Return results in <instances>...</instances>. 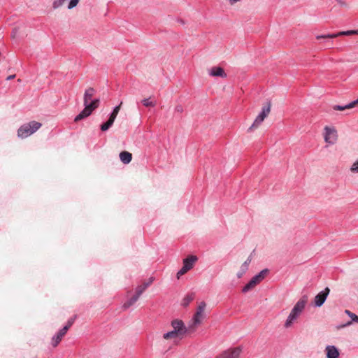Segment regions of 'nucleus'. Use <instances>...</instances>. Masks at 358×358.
Instances as JSON below:
<instances>
[{
	"mask_svg": "<svg viewBox=\"0 0 358 358\" xmlns=\"http://www.w3.org/2000/svg\"><path fill=\"white\" fill-rule=\"evenodd\" d=\"M94 93L95 90L92 87H89L85 90L83 98L84 104H86L92 100V98L94 96Z\"/></svg>",
	"mask_w": 358,
	"mask_h": 358,
	"instance_id": "dca6fc26",
	"label": "nucleus"
},
{
	"mask_svg": "<svg viewBox=\"0 0 358 358\" xmlns=\"http://www.w3.org/2000/svg\"><path fill=\"white\" fill-rule=\"evenodd\" d=\"M99 99H92L90 102H88L87 106L93 112L99 105Z\"/></svg>",
	"mask_w": 358,
	"mask_h": 358,
	"instance_id": "412c9836",
	"label": "nucleus"
},
{
	"mask_svg": "<svg viewBox=\"0 0 358 358\" xmlns=\"http://www.w3.org/2000/svg\"><path fill=\"white\" fill-rule=\"evenodd\" d=\"M76 317V315L73 316V317H71L68 320L66 324L64 327H68V329H69L73 325V324L74 323Z\"/></svg>",
	"mask_w": 358,
	"mask_h": 358,
	"instance_id": "7c9ffc66",
	"label": "nucleus"
},
{
	"mask_svg": "<svg viewBox=\"0 0 358 358\" xmlns=\"http://www.w3.org/2000/svg\"><path fill=\"white\" fill-rule=\"evenodd\" d=\"M143 105L145 107L155 106L156 102L150 100V98L144 99L141 101Z\"/></svg>",
	"mask_w": 358,
	"mask_h": 358,
	"instance_id": "393cba45",
	"label": "nucleus"
},
{
	"mask_svg": "<svg viewBox=\"0 0 358 358\" xmlns=\"http://www.w3.org/2000/svg\"><path fill=\"white\" fill-rule=\"evenodd\" d=\"M349 317L351 318V320H350L349 322H351V324H352L355 318L357 317V315L352 313V314H350Z\"/></svg>",
	"mask_w": 358,
	"mask_h": 358,
	"instance_id": "c9c22d12",
	"label": "nucleus"
},
{
	"mask_svg": "<svg viewBox=\"0 0 358 358\" xmlns=\"http://www.w3.org/2000/svg\"><path fill=\"white\" fill-rule=\"evenodd\" d=\"M84 106L85 108L78 115L75 117V122H79L80 120H82L92 114V111L87 106V104H84Z\"/></svg>",
	"mask_w": 358,
	"mask_h": 358,
	"instance_id": "ddd939ff",
	"label": "nucleus"
},
{
	"mask_svg": "<svg viewBox=\"0 0 358 358\" xmlns=\"http://www.w3.org/2000/svg\"><path fill=\"white\" fill-rule=\"evenodd\" d=\"M350 171L354 173H358V160L356 161L350 168Z\"/></svg>",
	"mask_w": 358,
	"mask_h": 358,
	"instance_id": "2f4dec72",
	"label": "nucleus"
},
{
	"mask_svg": "<svg viewBox=\"0 0 358 358\" xmlns=\"http://www.w3.org/2000/svg\"><path fill=\"white\" fill-rule=\"evenodd\" d=\"M271 103L267 101L266 103L262 107L261 112L255 118L253 124L249 127L248 131H251L254 128L259 127L264 119L268 115L271 110Z\"/></svg>",
	"mask_w": 358,
	"mask_h": 358,
	"instance_id": "39448f33",
	"label": "nucleus"
},
{
	"mask_svg": "<svg viewBox=\"0 0 358 358\" xmlns=\"http://www.w3.org/2000/svg\"><path fill=\"white\" fill-rule=\"evenodd\" d=\"M41 123L36 121H31L22 124L17 130V136L20 138H25L41 128Z\"/></svg>",
	"mask_w": 358,
	"mask_h": 358,
	"instance_id": "7ed1b4c3",
	"label": "nucleus"
},
{
	"mask_svg": "<svg viewBox=\"0 0 358 358\" xmlns=\"http://www.w3.org/2000/svg\"><path fill=\"white\" fill-rule=\"evenodd\" d=\"M206 306V304L204 301H201L199 303V305L197 308V310H196V312H198V315H201V314L203 313Z\"/></svg>",
	"mask_w": 358,
	"mask_h": 358,
	"instance_id": "a878e982",
	"label": "nucleus"
},
{
	"mask_svg": "<svg viewBox=\"0 0 358 358\" xmlns=\"http://www.w3.org/2000/svg\"><path fill=\"white\" fill-rule=\"evenodd\" d=\"M337 131L335 128L326 126L324 127V138L326 143L333 145L337 141Z\"/></svg>",
	"mask_w": 358,
	"mask_h": 358,
	"instance_id": "423d86ee",
	"label": "nucleus"
},
{
	"mask_svg": "<svg viewBox=\"0 0 358 358\" xmlns=\"http://www.w3.org/2000/svg\"><path fill=\"white\" fill-rule=\"evenodd\" d=\"M153 278H150L148 282H144L143 285L138 286L136 288V292L138 294L141 295L143 292L152 284Z\"/></svg>",
	"mask_w": 358,
	"mask_h": 358,
	"instance_id": "6ab92c4d",
	"label": "nucleus"
},
{
	"mask_svg": "<svg viewBox=\"0 0 358 358\" xmlns=\"http://www.w3.org/2000/svg\"><path fill=\"white\" fill-rule=\"evenodd\" d=\"M353 322H357L358 323V316L357 315V317L355 318Z\"/></svg>",
	"mask_w": 358,
	"mask_h": 358,
	"instance_id": "a19ab883",
	"label": "nucleus"
},
{
	"mask_svg": "<svg viewBox=\"0 0 358 358\" xmlns=\"http://www.w3.org/2000/svg\"><path fill=\"white\" fill-rule=\"evenodd\" d=\"M329 292H330V289L329 287H326L324 289L320 292L315 296L314 306L315 307H321L324 303Z\"/></svg>",
	"mask_w": 358,
	"mask_h": 358,
	"instance_id": "6e6552de",
	"label": "nucleus"
},
{
	"mask_svg": "<svg viewBox=\"0 0 358 358\" xmlns=\"http://www.w3.org/2000/svg\"><path fill=\"white\" fill-rule=\"evenodd\" d=\"M308 298L306 295H304L296 302V303L292 309L285 323V327L286 328L291 327L294 322L297 320V318L304 310Z\"/></svg>",
	"mask_w": 358,
	"mask_h": 358,
	"instance_id": "f257e3e1",
	"label": "nucleus"
},
{
	"mask_svg": "<svg viewBox=\"0 0 358 358\" xmlns=\"http://www.w3.org/2000/svg\"><path fill=\"white\" fill-rule=\"evenodd\" d=\"M171 326L173 330L166 332L164 334V339L182 338L187 333V329L186 328L184 322L181 320H173L171 321Z\"/></svg>",
	"mask_w": 358,
	"mask_h": 358,
	"instance_id": "f03ea898",
	"label": "nucleus"
},
{
	"mask_svg": "<svg viewBox=\"0 0 358 358\" xmlns=\"http://www.w3.org/2000/svg\"><path fill=\"white\" fill-rule=\"evenodd\" d=\"M198 258L195 255H189L183 259V266L189 271L194 266V263L197 261Z\"/></svg>",
	"mask_w": 358,
	"mask_h": 358,
	"instance_id": "4468645a",
	"label": "nucleus"
},
{
	"mask_svg": "<svg viewBox=\"0 0 358 358\" xmlns=\"http://www.w3.org/2000/svg\"><path fill=\"white\" fill-rule=\"evenodd\" d=\"M345 313L347 315L350 316V314H352V312H351L350 310H345Z\"/></svg>",
	"mask_w": 358,
	"mask_h": 358,
	"instance_id": "ea45409f",
	"label": "nucleus"
},
{
	"mask_svg": "<svg viewBox=\"0 0 358 358\" xmlns=\"http://www.w3.org/2000/svg\"><path fill=\"white\" fill-rule=\"evenodd\" d=\"M15 77V74H13V75H10V76H8V77H7L6 80H10L13 79Z\"/></svg>",
	"mask_w": 358,
	"mask_h": 358,
	"instance_id": "58836bf2",
	"label": "nucleus"
},
{
	"mask_svg": "<svg viewBox=\"0 0 358 358\" xmlns=\"http://www.w3.org/2000/svg\"><path fill=\"white\" fill-rule=\"evenodd\" d=\"M194 299V294L191 293L189 294H187L182 300V306L184 307L187 306L189 303L193 301Z\"/></svg>",
	"mask_w": 358,
	"mask_h": 358,
	"instance_id": "4be33fe9",
	"label": "nucleus"
},
{
	"mask_svg": "<svg viewBox=\"0 0 358 358\" xmlns=\"http://www.w3.org/2000/svg\"><path fill=\"white\" fill-rule=\"evenodd\" d=\"M357 99H358V98H357Z\"/></svg>",
	"mask_w": 358,
	"mask_h": 358,
	"instance_id": "37998d69",
	"label": "nucleus"
},
{
	"mask_svg": "<svg viewBox=\"0 0 358 358\" xmlns=\"http://www.w3.org/2000/svg\"><path fill=\"white\" fill-rule=\"evenodd\" d=\"M210 76L213 77H221L226 78L227 73L224 72V69L220 66H214L213 67L209 73Z\"/></svg>",
	"mask_w": 358,
	"mask_h": 358,
	"instance_id": "f8f14e48",
	"label": "nucleus"
},
{
	"mask_svg": "<svg viewBox=\"0 0 358 358\" xmlns=\"http://www.w3.org/2000/svg\"><path fill=\"white\" fill-rule=\"evenodd\" d=\"M183 112V108L181 105H178L175 108V113H182Z\"/></svg>",
	"mask_w": 358,
	"mask_h": 358,
	"instance_id": "473e14b6",
	"label": "nucleus"
},
{
	"mask_svg": "<svg viewBox=\"0 0 358 358\" xmlns=\"http://www.w3.org/2000/svg\"><path fill=\"white\" fill-rule=\"evenodd\" d=\"M79 2V0H71L70 2L68 4V8L72 9L75 8Z\"/></svg>",
	"mask_w": 358,
	"mask_h": 358,
	"instance_id": "c85d7f7f",
	"label": "nucleus"
},
{
	"mask_svg": "<svg viewBox=\"0 0 358 358\" xmlns=\"http://www.w3.org/2000/svg\"><path fill=\"white\" fill-rule=\"evenodd\" d=\"M122 103L121 102L118 106H116L115 107L113 108V111L110 114V116H109L110 117L113 118V120H115V118L120 110Z\"/></svg>",
	"mask_w": 358,
	"mask_h": 358,
	"instance_id": "b1692460",
	"label": "nucleus"
},
{
	"mask_svg": "<svg viewBox=\"0 0 358 358\" xmlns=\"http://www.w3.org/2000/svg\"><path fill=\"white\" fill-rule=\"evenodd\" d=\"M242 352L241 346L228 349L215 357V358H238Z\"/></svg>",
	"mask_w": 358,
	"mask_h": 358,
	"instance_id": "0eeeda50",
	"label": "nucleus"
},
{
	"mask_svg": "<svg viewBox=\"0 0 358 358\" xmlns=\"http://www.w3.org/2000/svg\"><path fill=\"white\" fill-rule=\"evenodd\" d=\"M333 108L336 110H344L345 109H349L348 104H346L345 106H341V105H334L333 106Z\"/></svg>",
	"mask_w": 358,
	"mask_h": 358,
	"instance_id": "cd10ccee",
	"label": "nucleus"
},
{
	"mask_svg": "<svg viewBox=\"0 0 358 358\" xmlns=\"http://www.w3.org/2000/svg\"><path fill=\"white\" fill-rule=\"evenodd\" d=\"M189 270L185 268L184 266L178 271L177 273V277L179 278L180 275H184Z\"/></svg>",
	"mask_w": 358,
	"mask_h": 358,
	"instance_id": "c756f323",
	"label": "nucleus"
},
{
	"mask_svg": "<svg viewBox=\"0 0 358 358\" xmlns=\"http://www.w3.org/2000/svg\"><path fill=\"white\" fill-rule=\"evenodd\" d=\"M18 31H19V29H18L17 27H15V28H14V29H13V31H12V33H13V37H15V35L17 34V33L18 32Z\"/></svg>",
	"mask_w": 358,
	"mask_h": 358,
	"instance_id": "e433bc0d",
	"label": "nucleus"
},
{
	"mask_svg": "<svg viewBox=\"0 0 358 358\" xmlns=\"http://www.w3.org/2000/svg\"><path fill=\"white\" fill-rule=\"evenodd\" d=\"M204 317V314L198 315V312H196L193 317V322L194 325H198L201 323L202 319Z\"/></svg>",
	"mask_w": 358,
	"mask_h": 358,
	"instance_id": "5701e85b",
	"label": "nucleus"
},
{
	"mask_svg": "<svg viewBox=\"0 0 358 358\" xmlns=\"http://www.w3.org/2000/svg\"><path fill=\"white\" fill-rule=\"evenodd\" d=\"M352 34H356V30L344 31L338 32L336 34H329L326 35H318L316 36V38L318 40L322 38H334L340 36H350Z\"/></svg>",
	"mask_w": 358,
	"mask_h": 358,
	"instance_id": "1a4fd4ad",
	"label": "nucleus"
},
{
	"mask_svg": "<svg viewBox=\"0 0 358 358\" xmlns=\"http://www.w3.org/2000/svg\"><path fill=\"white\" fill-rule=\"evenodd\" d=\"M65 1L66 0H55L52 3L53 8L57 9L61 7Z\"/></svg>",
	"mask_w": 358,
	"mask_h": 358,
	"instance_id": "bb28decb",
	"label": "nucleus"
},
{
	"mask_svg": "<svg viewBox=\"0 0 358 358\" xmlns=\"http://www.w3.org/2000/svg\"><path fill=\"white\" fill-rule=\"evenodd\" d=\"M269 270L264 268L259 273L253 276L251 280L243 287L242 292L246 293L252 289L255 285L262 281L266 275L268 273Z\"/></svg>",
	"mask_w": 358,
	"mask_h": 358,
	"instance_id": "20e7f679",
	"label": "nucleus"
},
{
	"mask_svg": "<svg viewBox=\"0 0 358 358\" xmlns=\"http://www.w3.org/2000/svg\"><path fill=\"white\" fill-rule=\"evenodd\" d=\"M336 1L341 6H346V2L345 0H336Z\"/></svg>",
	"mask_w": 358,
	"mask_h": 358,
	"instance_id": "4c0bfd02",
	"label": "nucleus"
},
{
	"mask_svg": "<svg viewBox=\"0 0 358 358\" xmlns=\"http://www.w3.org/2000/svg\"><path fill=\"white\" fill-rule=\"evenodd\" d=\"M140 296L141 295L138 294V293L136 292V294L124 303L123 308L127 309L134 305L138 301Z\"/></svg>",
	"mask_w": 358,
	"mask_h": 358,
	"instance_id": "a211bd4d",
	"label": "nucleus"
},
{
	"mask_svg": "<svg viewBox=\"0 0 358 358\" xmlns=\"http://www.w3.org/2000/svg\"><path fill=\"white\" fill-rule=\"evenodd\" d=\"M356 34H358V29L356 30Z\"/></svg>",
	"mask_w": 358,
	"mask_h": 358,
	"instance_id": "79ce46f5",
	"label": "nucleus"
},
{
	"mask_svg": "<svg viewBox=\"0 0 358 358\" xmlns=\"http://www.w3.org/2000/svg\"><path fill=\"white\" fill-rule=\"evenodd\" d=\"M251 257H248V259L243 262V264L241 265L240 271L237 273V277L238 278H242V276L245 273V272L248 269L249 264L251 262Z\"/></svg>",
	"mask_w": 358,
	"mask_h": 358,
	"instance_id": "2eb2a0df",
	"label": "nucleus"
},
{
	"mask_svg": "<svg viewBox=\"0 0 358 358\" xmlns=\"http://www.w3.org/2000/svg\"><path fill=\"white\" fill-rule=\"evenodd\" d=\"M120 159L123 164H127L132 159V155L127 151H122L120 153Z\"/></svg>",
	"mask_w": 358,
	"mask_h": 358,
	"instance_id": "f3484780",
	"label": "nucleus"
},
{
	"mask_svg": "<svg viewBox=\"0 0 358 358\" xmlns=\"http://www.w3.org/2000/svg\"><path fill=\"white\" fill-rule=\"evenodd\" d=\"M114 122H115V120H113V118L109 117L108 120L106 122L101 124V126H100L101 130L102 131H106L108 130L109 128L113 124Z\"/></svg>",
	"mask_w": 358,
	"mask_h": 358,
	"instance_id": "aec40b11",
	"label": "nucleus"
},
{
	"mask_svg": "<svg viewBox=\"0 0 358 358\" xmlns=\"http://www.w3.org/2000/svg\"><path fill=\"white\" fill-rule=\"evenodd\" d=\"M327 358H338L339 350L335 345H327L324 350Z\"/></svg>",
	"mask_w": 358,
	"mask_h": 358,
	"instance_id": "9b49d317",
	"label": "nucleus"
},
{
	"mask_svg": "<svg viewBox=\"0 0 358 358\" xmlns=\"http://www.w3.org/2000/svg\"><path fill=\"white\" fill-rule=\"evenodd\" d=\"M68 327H64L52 338L51 344L53 347H57L62 341L64 336L66 334Z\"/></svg>",
	"mask_w": 358,
	"mask_h": 358,
	"instance_id": "9d476101",
	"label": "nucleus"
},
{
	"mask_svg": "<svg viewBox=\"0 0 358 358\" xmlns=\"http://www.w3.org/2000/svg\"><path fill=\"white\" fill-rule=\"evenodd\" d=\"M351 325V322H347L345 324H340L338 326H337V329H343V328H345V327H349Z\"/></svg>",
	"mask_w": 358,
	"mask_h": 358,
	"instance_id": "72a5a7b5",
	"label": "nucleus"
},
{
	"mask_svg": "<svg viewBox=\"0 0 358 358\" xmlns=\"http://www.w3.org/2000/svg\"><path fill=\"white\" fill-rule=\"evenodd\" d=\"M357 104H358V99H357L356 100L349 103H348V106H349L350 108H352L355 107Z\"/></svg>",
	"mask_w": 358,
	"mask_h": 358,
	"instance_id": "f704fd0d",
	"label": "nucleus"
}]
</instances>
